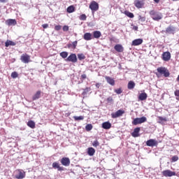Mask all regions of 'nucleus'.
Here are the masks:
<instances>
[{
    "label": "nucleus",
    "instance_id": "f257e3e1",
    "mask_svg": "<svg viewBox=\"0 0 179 179\" xmlns=\"http://www.w3.org/2000/svg\"><path fill=\"white\" fill-rule=\"evenodd\" d=\"M150 15L152 19L157 22H159V20H162L163 19V14L155 10L150 11Z\"/></svg>",
    "mask_w": 179,
    "mask_h": 179
},
{
    "label": "nucleus",
    "instance_id": "f03ea898",
    "mask_svg": "<svg viewBox=\"0 0 179 179\" xmlns=\"http://www.w3.org/2000/svg\"><path fill=\"white\" fill-rule=\"evenodd\" d=\"M148 121L146 117L143 116L141 117L134 118L131 122L132 125H139V124H143Z\"/></svg>",
    "mask_w": 179,
    "mask_h": 179
},
{
    "label": "nucleus",
    "instance_id": "7ed1b4c3",
    "mask_svg": "<svg viewBox=\"0 0 179 179\" xmlns=\"http://www.w3.org/2000/svg\"><path fill=\"white\" fill-rule=\"evenodd\" d=\"M157 71L160 75H163L165 78H169V76H170V73L166 67H159L157 69Z\"/></svg>",
    "mask_w": 179,
    "mask_h": 179
},
{
    "label": "nucleus",
    "instance_id": "20e7f679",
    "mask_svg": "<svg viewBox=\"0 0 179 179\" xmlns=\"http://www.w3.org/2000/svg\"><path fill=\"white\" fill-rule=\"evenodd\" d=\"M67 62H72L73 64H76L78 62V57H76V54L71 53L66 59Z\"/></svg>",
    "mask_w": 179,
    "mask_h": 179
},
{
    "label": "nucleus",
    "instance_id": "39448f33",
    "mask_svg": "<svg viewBox=\"0 0 179 179\" xmlns=\"http://www.w3.org/2000/svg\"><path fill=\"white\" fill-rule=\"evenodd\" d=\"M176 31H177V27L173 25H170L166 28L165 33L166 34H176Z\"/></svg>",
    "mask_w": 179,
    "mask_h": 179
},
{
    "label": "nucleus",
    "instance_id": "423d86ee",
    "mask_svg": "<svg viewBox=\"0 0 179 179\" xmlns=\"http://www.w3.org/2000/svg\"><path fill=\"white\" fill-rule=\"evenodd\" d=\"M162 174L164 177H173L174 176H176V173L175 171H171L170 170L163 171Z\"/></svg>",
    "mask_w": 179,
    "mask_h": 179
},
{
    "label": "nucleus",
    "instance_id": "0eeeda50",
    "mask_svg": "<svg viewBox=\"0 0 179 179\" xmlns=\"http://www.w3.org/2000/svg\"><path fill=\"white\" fill-rule=\"evenodd\" d=\"M125 113V111L122 110H118L115 113H111V117L112 118H118V117H122L123 114Z\"/></svg>",
    "mask_w": 179,
    "mask_h": 179
},
{
    "label": "nucleus",
    "instance_id": "6e6552de",
    "mask_svg": "<svg viewBox=\"0 0 179 179\" xmlns=\"http://www.w3.org/2000/svg\"><path fill=\"white\" fill-rule=\"evenodd\" d=\"M90 9H91V10H94V12L99 10V3L96 1L91 2Z\"/></svg>",
    "mask_w": 179,
    "mask_h": 179
},
{
    "label": "nucleus",
    "instance_id": "1a4fd4ad",
    "mask_svg": "<svg viewBox=\"0 0 179 179\" xmlns=\"http://www.w3.org/2000/svg\"><path fill=\"white\" fill-rule=\"evenodd\" d=\"M142 43H143V39H142V38L134 39L131 42V45L133 47H136L138 45H141V44H142Z\"/></svg>",
    "mask_w": 179,
    "mask_h": 179
},
{
    "label": "nucleus",
    "instance_id": "9d476101",
    "mask_svg": "<svg viewBox=\"0 0 179 179\" xmlns=\"http://www.w3.org/2000/svg\"><path fill=\"white\" fill-rule=\"evenodd\" d=\"M20 60L24 64H29V61H30V56H29L27 54H24L21 56Z\"/></svg>",
    "mask_w": 179,
    "mask_h": 179
},
{
    "label": "nucleus",
    "instance_id": "9b49d317",
    "mask_svg": "<svg viewBox=\"0 0 179 179\" xmlns=\"http://www.w3.org/2000/svg\"><path fill=\"white\" fill-rule=\"evenodd\" d=\"M61 163L62 166H65V167H68L71 164V160L68 157H63L61 159Z\"/></svg>",
    "mask_w": 179,
    "mask_h": 179
},
{
    "label": "nucleus",
    "instance_id": "f8f14e48",
    "mask_svg": "<svg viewBox=\"0 0 179 179\" xmlns=\"http://www.w3.org/2000/svg\"><path fill=\"white\" fill-rule=\"evenodd\" d=\"M146 145L148 146H150L151 148H153V146H157V141L155 139H150L146 141Z\"/></svg>",
    "mask_w": 179,
    "mask_h": 179
},
{
    "label": "nucleus",
    "instance_id": "ddd939ff",
    "mask_svg": "<svg viewBox=\"0 0 179 179\" xmlns=\"http://www.w3.org/2000/svg\"><path fill=\"white\" fill-rule=\"evenodd\" d=\"M6 24H7V26H16L17 22H16L15 19H8L6 20Z\"/></svg>",
    "mask_w": 179,
    "mask_h": 179
},
{
    "label": "nucleus",
    "instance_id": "4468645a",
    "mask_svg": "<svg viewBox=\"0 0 179 179\" xmlns=\"http://www.w3.org/2000/svg\"><path fill=\"white\" fill-rule=\"evenodd\" d=\"M170 58H171L170 52H165L162 54V59L164 61H170Z\"/></svg>",
    "mask_w": 179,
    "mask_h": 179
},
{
    "label": "nucleus",
    "instance_id": "2eb2a0df",
    "mask_svg": "<svg viewBox=\"0 0 179 179\" xmlns=\"http://www.w3.org/2000/svg\"><path fill=\"white\" fill-rule=\"evenodd\" d=\"M83 38L86 41H90V40H93V35L91 33L87 32L84 34Z\"/></svg>",
    "mask_w": 179,
    "mask_h": 179
},
{
    "label": "nucleus",
    "instance_id": "dca6fc26",
    "mask_svg": "<svg viewBox=\"0 0 179 179\" xmlns=\"http://www.w3.org/2000/svg\"><path fill=\"white\" fill-rule=\"evenodd\" d=\"M139 132H141V127L135 128L134 131L131 133V136L134 138H138V136H139Z\"/></svg>",
    "mask_w": 179,
    "mask_h": 179
},
{
    "label": "nucleus",
    "instance_id": "f3484780",
    "mask_svg": "<svg viewBox=\"0 0 179 179\" xmlns=\"http://www.w3.org/2000/svg\"><path fill=\"white\" fill-rule=\"evenodd\" d=\"M52 166L53 169H57L58 171H64V167L60 166L58 162H53Z\"/></svg>",
    "mask_w": 179,
    "mask_h": 179
},
{
    "label": "nucleus",
    "instance_id": "a211bd4d",
    "mask_svg": "<svg viewBox=\"0 0 179 179\" xmlns=\"http://www.w3.org/2000/svg\"><path fill=\"white\" fill-rule=\"evenodd\" d=\"M114 49L117 52H122L124 51V47L121 44H117L115 45Z\"/></svg>",
    "mask_w": 179,
    "mask_h": 179
},
{
    "label": "nucleus",
    "instance_id": "6ab92c4d",
    "mask_svg": "<svg viewBox=\"0 0 179 179\" xmlns=\"http://www.w3.org/2000/svg\"><path fill=\"white\" fill-rule=\"evenodd\" d=\"M134 5H135L136 8L141 9V8H142V6H143V1H142L141 0H136L134 1Z\"/></svg>",
    "mask_w": 179,
    "mask_h": 179
},
{
    "label": "nucleus",
    "instance_id": "aec40b11",
    "mask_svg": "<svg viewBox=\"0 0 179 179\" xmlns=\"http://www.w3.org/2000/svg\"><path fill=\"white\" fill-rule=\"evenodd\" d=\"M146 99H148V94L145 92H143L138 96V100H140V101H144V100H146Z\"/></svg>",
    "mask_w": 179,
    "mask_h": 179
},
{
    "label": "nucleus",
    "instance_id": "412c9836",
    "mask_svg": "<svg viewBox=\"0 0 179 179\" xmlns=\"http://www.w3.org/2000/svg\"><path fill=\"white\" fill-rule=\"evenodd\" d=\"M106 82H108V83L109 85H110L111 86H114V85H115V81L114 80L113 78H110V77H108V76H106L105 78Z\"/></svg>",
    "mask_w": 179,
    "mask_h": 179
},
{
    "label": "nucleus",
    "instance_id": "4be33fe9",
    "mask_svg": "<svg viewBox=\"0 0 179 179\" xmlns=\"http://www.w3.org/2000/svg\"><path fill=\"white\" fill-rule=\"evenodd\" d=\"M87 153L88 156H94V154L96 153V150H94V148L92 147L88 148Z\"/></svg>",
    "mask_w": 179,
    "mask_h": 179
},
{
    "label": "nucleus",
    "instance_id": "5701e85b",
    "mask_svg": "<svg viewBox=\"0 0 179 179\" xmlns=\"http://www.w3.org/2000/svg\"><path fill=\"white\" fill-rule=\"evenodd\" d=\"M41 97V91H37L36 93L33 96L32 100L34 101L38 100Z\"/></svg>",
    "mask_w": 179,
    "mask_h": 179
},
{
    "label": "nucleus",
    "instance_id": "b1692460",
    "mask_svg": "<svg viewBox=\"0 0 179 179\" xmlns=\"http://www.w3.org/2000/svg\"><path fill=\"white\" fill-rule=\"evenodd\" d=\"M102 128L103 129H110L111 128V123L110 122H104L102 123Z\"/></svg>",
    "mask_w": 179,
    "mask_h": 179
},
{
    "label": "nucleus",
    "instance_id": "393cba45",
    "mask_svg": "<svg viewBox=\"0 0 179 179\" xmlns=\"http://www.w3.org/2000/svg\"><path fill=\"white\" fill-rule=\"evenodd\" d=\"M94 38H99L101 37V32L100 31H93Z\"/></svg>",
    "mask_w": 179,
    "mask_h": 179
},
{
    "label": "nucleus",
    "instance_id": "a878e982",
    "mask_svg": "<svg viewBox=\"0 0 179 179\" xmlns=\"http://www.w3.org/2000/svg\"><path fill=\"white\" fill-rule=\"evenodd\" d=\"M27 125L29 128H31V129H34V128H36V123L33 120L28 121Z\"/></svg>",
    "mask_w": 179,
    "mask_h": 179
},
{
    "label": "nucleus",
    "instance_id": "bb28decb",
    "mask_svg": "<svg viewBox=\"0 0 179 179\" xmlns=\"http://www.w3.org/2000/svg\"><path fill=\"white\" fill-rule=\"evenodd\" d=\"M24 172H22V171H19V173L15 175V178H17V179H22V178H24Z\"/></svg>",
    "mask_w": 179,
    "mask_h": 179
},
{
    "label": "nucleus",
    "instance_id": "cd10ccee",
    "mask_svg": "<svg viewBox=\"0 0 179 179\" xmlns=\"http://www.w3.org/2000/svg\"><path fill=\"white\" fill-rule=\"evenodd\" d=\"M127 87H128L129 90H132V89H134L135 87V82L129 81L128 83Z\"/></svg>",
    "mask_w": 179,
    "mask_h": 179
},
{
    "label": "nucleus",
    "instance_id": "c85d7f7f",
    "mask_svg": "<svg viewBox=\"0 0 179 179\" xmlns=\"http://www.w3.org/2000/svg\"><path fill=\"white\" fill-rule=\"evenodd\" d=\"M9 45H16V43L12 41H9V40H7L5 43V46L6 47H9Z\"/></svg>",
    "mask_w": 179,
    "mask_h": 179
},
{
    "label": "nucleus",
    "instance_id": "c756f323",
    "mask_svg": "<svg viewBox=\"0 0 179 179\" xmlns=\"http://www.w3.org/2000/svg\"><path fill=\"white\" fill-rule=\"evenodd\" d=\"M66 10L68 13H73L75 12V7L73 6H69Z\"/></svg>",
    "mask_w": 179,
    "mask_h": 179
},
{
    "label": "nucleus",
    "instance_id": "7c9ffc66",
    "mask_svg": "<svg viewBox=\"0 0 179 179\" xmlns=\"http://www.w3.org/2000/svg\"><path fill=\"white\" fill-rule=\"evenodd\" d=\"M124 15H126V16H128V17H130V19H132L134 18V13L128 11V10H126L124 11Z\"/></svg>",
    "mask_w": 179,
    "mask_h": 179
},
{
    "label": "nucleus",
    "instance_id": "2f4dec72",
    "mask_svg": "<svg viewBox=\"0 0 179 179\" xmlns=\"http://www.w3.org/2000/svg\"><path fill=\"white\" fill-rule=\"evenodd\" d=\"M158 119H159L158 122H159V124H163L164 122L167 121V119H166V117H162V116H159V117H158Z\"/></svg>",
    "mask_w": 179,
    "mask_h": 179
},
{
    "label": "nucleus",
    "instance_id": "473e14b6",
    "mask_svg": "<svg viewBox=\"0 0 179 179\" xmlns=\"http://www.w3.org/2000/svg\"><path fill=\"white\" fill-rule=\"evenodd\" d=\"M59 55L62 57V58L65 59V58L68 57V52H60Z\"/></svg>",
    "mask_w": 179,
    "mask_h": 179
},
{
    "label": "nucleus",
    "instance_id": "72a5a7b5",
    "mask_svg": "<svg viewBox=\"0 0 179 179\" xmlns=\"http://www.w3.org/2000/svg\"><path fill=\"white\" fill-rule=\"evenodd\" d=\"M93 129V125L92 124H88L85 126V130L89 132L90 131H92Z\"/></svg>",
    "mask_w": 179,
    "mask_h": 179
},
{
    "label": "nucleus",
    "instance_id": "f704fd0d",
    "mask_svg": "<svg viewBox=\"0 0 179 179\" xmlns=\"http://www.w3.org/2000/svg\"><path fill=\"white\" fill-rule=\"evenodd\" d=\"M75 121H82L85 120V117L83 116H73Z\"/></svg>",
    "mask_w": 179,
    "mask_h": 179
},
{
    "label": "nucleus",
    "instance_id": "c9c22d12",
    "mask_svg": "<svg viewBox=\"0 0 179 179\" xmlns=\"http://www.w3.org/2000/svg\"><path fill=\"white\" fill-rule=\"evenodd\" d=\"M78 58L80 61H83V59H85L86 58V56H85L83 53H80L78 55Z\"/></svg>",
    "mask_w": 179,
    "mask_h": 179
},
{
    "label": "nucleus",
    "instance_id": "e433bc0d",
    "mask_svg": "<svg viewBox=\"0 0 179 179\" xmlns=\"http://www.w3.org/2000/svg\"><path fill=\"white\" fill-rule=\"evenodd\" d=\"M92 146H94V148H97V146H100V143H99L97 140H95L92 143Z\"/></svg>",
    "mask_w": 179,
    "mask_h": 179
},
{
    "label": "nucleus",
    "instance_id": "4c0bfd02",
    "mask_svg": "<svg viewBox=\"0 0 179 179\" xmlns=\"http://www.w3.org/2000/svg\"><path fill=\"white\" fill-rule=\"evenodd\" d=\"M106 101L110 104H113L114 99H113V96H109L108 98H107Z\"/></svg>",
    "mask_w": 179,
    "mask_h": 179
},
{
    "label": "nucleus",
    "instance_id": "58836bf2",
    "mask_svg": "<svg viewBox=\"0 0 179 179\" xmlns=\"http://www.w3.org/2000/svg\"><path fill=\"white\" fill-rule=\"evenodd\" d=\"M17 76H18V74L16 71H14L11 73V78H13V79H16Z\"/></svg>",
    "mask_w": 179,
    "mask_h": 179
},
{
    "label": "nucleus",
    "instance_id": "ea45409f",
    "mask_svg": "<svg viewBox=\"0 0 179 179\" xmlns=\"http://www.w3.org/2000/svg\"><path fill=\"white\" fill-rule=\"evenodd\" d=\"M89 92H90V88L87 87V88L85 89L84 91L83 92V94L85 96V94H87V93H89Z\"/></svg>",
    "mask_w": 179,
    "mask_h": 179
},
{
    "label": "nucleus",
    "instance_id": "a19ab883",
    "mask_svg": "<svg viewBox=\"0 0 179 179\" xmlns=\"http://www.w3.org/2000/svg\"><path fill=\"white\" fill-rule=\"evenodd\" d=\"M87 18V17L85 14H83L80 16V20H86Z\"/></svg>",
    "mask_w": 179,
    "mask_h": 179
},
{
    "label": "nucleus",
    "instance_id": "79ce46f5",
    "mask_svg": "<svg viewBox=\"0 0 179 179\" xmlns=\"http://www.w3.org/2000/svg\"><path fill=\"white\" fill-rule=\"evenodd\" d=\"M178 160V156L175 155V156L172 157V158H171L172 162H177Z\"/></svg>",
    "mask_w": 179,
    "mask_h": 179
},
{
    "label": "nucleus",
    "instance_id": "37998d69",
    "mask_svg": "<svg viewBox=\"0 0 179 179\" xmlns=\"http://www.w3.org/2000/svg\"><path fill=\"white\" fill-rule=\"evenodd\" d=\"M62 28V27L61 25H56L55 27V30H56L57 31H59V30H61Z\"/></svg>",
    "mask_w": 179,
    "mask_h": 179
},
{
    "label": "nucleus",
    "instance_id": "c03bdc74",
    "mask_svg": "<svg viewBox=\"0 0 179 179\" xmlns=\"http://www.w3.org/2000/svg\"><path fill=\"white\" fill-rule=\"evenodd\" d=\"M73 48H76V45H78V41H73L72 43Z\"/></svg>",
    "mask_w": 179,
    "mask_h": 179
},
{
    "label": "nucleus",
    "instance_id": "a18cd8bd",
    "mask_svg": "<svg viewBox=\"0 0 179 179\" xmlns=\"http://www.w3.org/2000/svg\"><path fill=\"white\" fill-rule=\"evenodd\" d=\"M115 92L117 93V94H121L122 93L121 88L115 90Z\"/></svg>",
    "mask_w": 179,
    "mask_h": 179
},
{
    "label": "nucleus",
    "instance_id": "49530a36",
    "mask_svg": "<svg viewBox=\"0 0 179 179\" xmlns=\"http://www.w3.org/2000/svg\"><path fill=\"white\" fill-rule=\"evenodd\" d=\"M68 30H69V27H68L67 25H64L63 27V31H68Z\"/></svg>",
    "mask_w": 179,
    "mask_h": 179
},
{
    "label": "nucleus",
    "instance_id": "de8ad7c7",
    "mask_svg": "<svg viewBox=\"0 0 179 179\" xmlns=\"http://www.w3.org/2000/svg\"><path fill=\"white\" fill-rule=\"evenodd\" d=\"M87 78V76H86V74L81 75V80H85V79H86Z\"/></svg>",
    "mask_w": 179,
    "mask_h": 179
},
{
    "label": "nucleus",
    "instance_id": "09e8293b",
    "mask_svg": "<svg viewBox=\"0 0 179 179\" xmlns=\"http://www.w3.org/2000/svg\"><path fill=\"white\" fill-rule=\"evenodd\" d=\"M174 94L176 97H179V90H176Z\"/></svg>",
    "mask_w": 179,
    "mask_h": 179
},
{
    "label": "nucleus",
    "instance_id": "8fccbe9b",
    "mask_svg": "<svg viewBox=\"0 0 179 179\" xmlns=\"http://www.w3.org/2000/svg\"><path fill=\"white\" fill-rule=\"evenodd\" d=\"M42 27H43L44 29H48V24H42Z\"/></svg>",
    "mask_w": 179,
    "mask_h": 179
},
{
    "label": "nucleus",
    "instance_id": "3c124183",
    "mask_svg": "<svg viewBox=\"0 0 179 179\" xmlns=\"http://www.w3.org/2000/svg\"><path fill=\"white\" fill-rule=\"evenodd\" d=\"M95 86L97 87V89H99L100 87V83H96Z\"/></svg>",
    "mask_w": 179,
    "mask_h": 179
},
{
    "label": "nucleus",
    "instance_id": "603ef678",
    "mask_svg": "<svg viewBox=\"0 0 179 179\" xmlns=\"http://www.w3.org/2000/svg\"><path fill=\"white\" fill-rule=\"evenodd\" d=\"M133 30H138V27H136V26H134L133 27Z\"/></svg>",
    "mask_w": 179,
    "mask_h": 179
},
{
    "label": "nucleus",
    "instance_id": "864d4df0",
    "mask_svg": "<svg viewBox=\"0 0 179 179\" xmlns=\"http://www.w3.org/2000/svg\"><path fill=\"white\" fill-rule=\"evenodd\" d=\"M154 2H155V3H159V2H160V0H154Z\"/></svg>",
    "mask_w": 179,
    "mask_h": 179
},
{
    "label": "nucleus",
    "instance_id": "5fc2aeb1",
    "mask_svg": "<svg viewBox=\"0 0 179 179\" xmlns=\"http://www.w3.org/2000/svg\"><path fill=\"white\" fill-rule=\"evenodd\" d=\"M71 47H73V46H72V43H69V44L68 45V48H71Z\"/></svg>",
    "mask_w": 179,
    "mask_h": 179
},
{
    "label": "nucleus",
    "instance_id": "6e6d98bb",
    "mask_svg": "<svg viewBox=\"0 0 179 179\" xmlns=\"http://www.w3.org/2000/svg\"><path fill=\"white\" fill-rule=\"evenodd\" d=\"M6 0H0V2L3 3Z\"/></svg>",
    "mask_w": 179,
    "mask_h": 179
},
{
    "label": "nucleus",
    "instance_id": "4d7b16f0",
    "mask_svg": "<svg viewBox=\"0 0 179 179\" xmlns=\"http://www.w3.org/2000/svg\"><path fill=\"white\" fill-rule=\"evenodd\" d=\"M177 80H178V82H179V75H178V76L177 78Z\"/></svg>",
    "mask_w": 179,
    "mask_h": 179
},
{
    "label": "nucleus",
    "instance_id": "13d9d810",
    "mask_svg": "<svg viewBox=\"0 0 179 179\" xmlns=\"http://www.w3.org/2000/svg\"><path fill=\"white\" fill-rule=\"evenodd\" d=\"M173 1H178V0H173Z\"/></svg>",
    "mask_w": 179,
    "mask_h": 179
},
{
    "label": "nucleus",
    "instance_id": "bf43d9fd",
    "mask_svg": "<svg viewBox=\"0 0 179 179\" xmlns=\"http://www.w3.org/2000/svg\"><path fill=\"white\" fill-rule=\"evenodd\" d=\"M140 18H141L142 17L139 16Z\"/></svg>",
    "mask_w": 179,
    "mask_h": 179
}]
</instances>
